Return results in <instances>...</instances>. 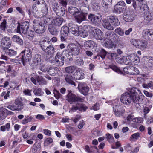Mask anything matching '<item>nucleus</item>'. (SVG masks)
Returning <instances> with one entry per match:
<instances>
[{
  "label": "nucleus",
  "mask_w": 153,
  "mask_h": 153,
  "mask_svg": "<svg viewBox=\"0 0 153 153\" xmlns=\"http://www.w3.org/2000/svg\"><path fill=\"white\" fill-rule=\"evenodd\" d=\"M40 47L43 51L50 45L49 43L45 40L41 41L39 44Z\"/></svg>",
  "instance_id": "nucleus-42"
},
{
  "label": "nucleus",
  "mask_w": 153,
  "mask_h": 153,
  "mask_svg": "<svg viewBox=\"0 0 153 153\" xmlns=\"http://www.w3.org/2000/svg\"><path fill=\"white\" fill-rule=\"evenodd\" d=\"M64 57L61 55L60 53L58 52L55 56L54 60L55 64L57 66H62L64 62Z\"/></svg>",
  "instance_id": "nucleus-17"
},
{
  "label": "nucleus",
  "mask_w": 153,
  "mask_h": 153,
  "mask_svg": "<svg viewBox=\"0 0 153 153\" xmlns=\"http://www.w3.org/2000/svg\"><path fill=\"white\" fill-rule=\"evenodd\" d=\"M129 92H125L122 95L120 99L121 102L124 104H129L132 101L136 106L140 104L142 101V95L140 91L136 87H133L128 90Z\"/></svg>",
  "instance_id": "nucleus-1"
},
{
  "label": "nucleus",
  "mask_w": 153,
  "mask_h": 153,
  "mask_svg": "<svg viewBox=\"0 0 153 153\" xmlns=\"http://www.w3.org/2000/svg\"><path fill=\"white\" fill-rule=\"evenodd\" d=\"M128 58V56H123L122 58H120L117 59V62L120 64H124L126 65L129 64V62Z\"/></svg>",
  "instance_id": "nucleus-40"
},
{
  "label": "nucleus",
  "mask_w": 153,
  "mask_h": 153,
  "mask_svg": "<svg viewBox=\"0 0 153 153\" xmlns=\"http://www.w3.org/2000/svg\"><path fill=\"white\" fill-rule=\"evenodd\" d=\"M33 119V118L32 116L28 115L22 120L21 123L23 125H25L28 123L31 122Z\"/></svg>",
  "instance_id": "nucleus-47"
},
{
  "label": "nucleus",
  "mask_w": 153,
  "mask_h": 153,
  "mask_svg": "<svg viewBox=\"0 0 153 153\" xmlns=\"http://www.w3.org/2000/svg\"><path fill=\"white\" fill-rule=\"evenodd\" d=\"M37 21L34 20L33 27L35 32L38 34H42L45 31V26L42 22L37 23Z\"/></svg>",
  "instance_id": "nucleus-9"
},
{
  "label": "nucleus",
  "mask_w": 153,
  "mask_h": 153,
  "mask_svg": "<svg viewBox=\"0 0 153 153\" xmlns=\"http://www.w3.org/2000/svg\"><path fill=\"white\" fill-rule=\"evenodd\" d=\"M63 19L61 17H58L53 19V23L56 27H59L62 24Z\"/></svg>",
  "instance_id": "nucleus-31"
},
{
  "label": "nucleus",
  "mask_w": 153,
  "mask_h": 153,
  "mask_svg": "<svg viewBox=\"0 0 153 153\" xmlns=\"http://www.w3.org/2000/svg\"><path fill=\"white\" fill-rule=\"evenodd\" d=\"M78 106L79 110V111L85 112L88 109V107L86 106L85 104L81 103H77Z\"/></svg>",
  "instance_id": "nucleus-49"
},
{
  "label": "nucleus",
  "mask_w": 153,
  "mask_h": 153,
  "mask_svg": "<svg viewBox=\"0 0 153 153\" xmlns=\"http://www.w3.org/2000/svg\"><path fill=\"white\" fill-rule=\"evenodd\" d=\"M118 56L116 53H111L108 52L107 54L106 57L107 59L112 61L114 59H116V57Z\"/></svg>",
  "instance_id": "nucleus-44"
},
{
  "label": "nucleus",
  "mask_w": 153,
  "mask_h": 153,
  "mask_svg": "<svg viewBox=\"0 0 153 153\" xmlns=\"http://www.w3.org/2000/svg\"><path fill=\"white\" fill-rule=\"evenodd\" d=\"M84 45L85 48L87 49L91 48H97V44L92 40H88L86 42L84 43Z\"/></svg>",
  "instance_id": "nucleus-28"
},
{
  "label": "nucleus",
  "mask_w": 153,
  "mask_h": 153,
  "mask_svg": "<svg viewBox=\"0 0 153 153\" xmlns=\"http://www.w3.org/2000/svg\"><path fill=\"white\" fill-rule=\"evenodd\" d=\"M61 55L64 56L65 59H68L69 61H71L73 60V56L71 55L69 49H66L64 50Z\"/></svg>",
  "instance_id": "nucleus-23"
},
{
  "label": "nucleus",
  "mask_w": 153,
  "mask_h": 153,
  "mask_svg": "<svg viewBox=\"0 0 153 153\" xmlns=\"http://www.w3.org/2000/svg\"><path fill=\"white\" fill-rule=\"evenodd\" d=\"M76 64L79 66H81L84 64V62L82 59L79 58L76 61Z\"/></svg>",
  "instance_id": "nucleus-61"
},
{
  "label": "nucleus",
  "mask_w": 153,
  "mask_h": 153,
  "mask_svg": "<svg viewBox=\"0 0 153 153\" xmlns=\"http://www.w3.org/2000/svg\"><path fill=\"white\" fill-rule=\"evenodd\" d=\"M108 20L113 26H117L120 24V22L118 18L115 16H108Z\"/></svg>",
  "instance_id": "nucleus-26"
},
{
  "label": "nucleus",
  "mask_w": 153,
  "mask_h": 153,
  "mask_svg": "<svg viewBox=\"0 0 153 153\" xmlns=\"http://www.w3.org/2000/svg\"><path fill=\"white\" fill-rule=\"evenodd\" d=\"M53 10L58 16H62L65 13V8L62 7H60L59 6H54L53 7Z\"/></svg>",
  "instance_id": "nucleus-21"
},
{
  "label": "nucleus",
  "mask_w": 153,
  "mask_h": 153,
  "mask_svg": "<svg viewBox=\"0 0 153 153\" xmlns=\"http://www.w3.org/2000/svg\"><path fill=\"white\" fill-rule=\"evenodd\" d=\"M68 10L69 13L71 14L74 16V17L80 13V11L78 9L74 7H69L68 8Z\"/></svg>",
  "instance_id": "nucleus-30"
},
{
  "label": "nucleus",
  "mask_w": 153,
  "mask_h": 153,
  "mask_svg": "<svg viewBox=\"0 0 153 153\" xmlns=\"http://www.w3.org/2000/svg\"><path fill=\"white\" fill-rule=\"evenodd\" d=\"M135 17V15L134 11H130L127 14H124L123 17V19L125 21L130 22L133 21Z\"/></svg>",
  "instance_id": "nucleus-19"
},
{
  "label": "nucleus",
  "mask_w": 153,
  "mask_h": 153,
  "mask_svg": "<svg viewBox=\"0 0 153 153\" xmlns=\"http://www.w3.org/2000/svg\"><path fill=\"white\" fill-rule=\"evenodd\" d=\"M29 27V23L27 21H25L21 24L18 23L17 27V32L18 33L26 34L28 30Z\"/></svg>",
  "instance_id": "nucleus-7"
},
{
  "label": "nucleus",
  "mask_w": 153,
  "mask_h": 153,
  "mask_svg": "<svg viewBox=\"0 0 153 153\" xmlns=\"http://www.w3.org/2000/svg\"><path fill=\"white\" fill-rule=\"evenodd\" d=\"M13 104L15 106L16 111L20 110L23 108L22 102L19 100H15V102Z\"/></svg>",
  "instance_id": "nucleus-32"
},
{
  "label": "nucleus",
  "mask_w": 153,
  "mask_h": 153,
  "mask_svg": "<svg viewBox=\"0 0 153 153\" xmlns=\"http://www.w3.org/2000/svg\"><path fill=\"white\" fill-rule=\"evenodd\" d=\"M105 138L107 139V140L110 143H111L114 141V138L113 136L108 133H107L105 134Z\"/></svg>",
  "instance_id": "nucleus-51"
},
{
  "label": "nucleus",
  "mask_w": 153,
  "mask_h": 153,
  "mask_svg": "<svg viewBox=\"0 0 153 153\" xmlns=\"http://www.w3.org/2000/svg\"><path fill=\"white\" fill-rule=\"evenodd\" d=\"M7 110L3 108L2 109V111L0 112V117L1 119H4L7 116Z\"/></svg>",
  "instance_id": "nucleus-55"
},
{
  "label": "nucleus",
  "mask_w": 153,
  "mask_h": 153,
  "mask_svg": "<svg viewBox=\"0 0 153 153\" xmlns=\"http://www.w3.org/2000/svg\"><path fill=\"white\" fill-rule=\"evenodd\" d=\"M70 27L66 26H63L61 29L60 39L61 41H66L69 33Z\"/></svg>",
  "instance_id": "nucleus-12"
},
{
  "label": "nucleus",
  "mask_w": 153,
  "mask_h": 153,
  "mask_svg": "<svg viewBox=\"0 0 153 153\" xmlns=\"http://www.w3.org/2000/svg\"><path fill=\"white\" fill-rule=\"evenodd\" d=\"M68 46L69 47V50L71 55L74 56L78 55L80 52V47L74 44L71 43L69 44Z\"/></svg>",
  "instance_id": "nucleus-11"
},
{
  "label": "nucleus",
  "mask_w": 153,
  "mask_h": 153,
  "mask_svg": "<svg viewBox=\"0 0 153 153\" xmlns=\"http://www.w3.org/2000/svg\"><path fill=\"white\" fill-rule=\"evenodd\" d=\"M93 147H90L88 145H86L85 146V151L88 153H91L93 152L92 148Z\"/></svg>",
  "instance_id": "nucleus-62"
},
{
  "label": "nucleus",
  "mask_w": 153,
  "mask_h": 153,
  "mask_svg": "<svg viewBox=\"0 0 153 153\" xmlns=\"http://www.w3.org/2000/svg\"><path fill=\"white\" fill-rule=\"evenodd\" d=\"M41 55L39 54H37L35 55L33 59L34 63L35 65H38L39 64H40V62L41 61Z\"/></svg>",
  "instance_id": "nucleus-46"
},
{
  "label": "nucleus",
  "mask_w": 153,
  "mask_h": 153,
  "mask_svg": "<svg viewBox=\"0 0 153 153\" xmlns=\"http://www.w3.org/2000/svg\"><path fill=\"white\" fill-rule=\"evenodd\" d=\"M90 26L88 25H85L82 28H80L79 31V35L81 37L85 38L88 36V28Z\"/></svg>",
  "instance_id": "nucleus-20"
},
{
  "label": "nucleus",
  "mask_w": 153,
  "mask_h": 153,
  "mask_svg": "<svg viewBox=\"0 0 153 153\" xmlns=\"http://www.w3.org/2000/svg\"><path fill=\"white\" fill-rule=\"evenodd\" d=\"M49 32L52 35L56 36L58 34V31L56 27L53 25L49 26L48 27Z\"/></svg>",
  "instance_id": "nucleus-38"
},
{
  "label": "nucleus",
  "mask_w": 153,
  "mask_h": 153,
  "mask_svg": "<svg viewBox=\"0 0 153 153\" xmlns=\"http://www.w3.org/2000/svg\"><path fill=\"white\" fill-rule=\"evenodd\" d=\"M143 38L149 42H153V30L146 29L143 32Z\"/></svg>",
  "instance_id": "nucleus-16"
},
{
  "label": "nucleus",
  "mask_w": 153,
  "mask_h": 153,
  "mask_svg": "<svg viewBox=\"0 0 153 153\" xmlns=\"http://www.w3.org/2000/svg\"><path fill=\"white\" fill-rule=\"evenodd\" d=\"M5 52V54L10 57L15 56L17 53L13 49H10L9 48L3 51Z\"/></svg>",
  "instance_id": "nucleus-37"
},
{
  "label": "nucleus",
  "mask_w": 153,
  "mask_h": 153,
  "mask_svg": "<svg viewBox=\"0 0 153 153\" xmlns=\"http://www.w3.org/2000/svg\"><path fill=\"white\" fill-rule=\"evenodd\" d=\"M11 128V126L10 123L8 122L5 125L1 126L0 128V130L2 132L10 131Z\"/></svg>",
  "instance_id": "nucleus-39"
},
{
  "label": "nucleus",
  "mask_w": 153,
  "mask_h": 153,
  "mask_svg": "<svg viewBox=\"0 0 153 153\" xmlns=\"http://www.w3.org/2000/svg\"><path fill=\"white\" fill-rule=\"evenodd\" d=\"M58 70L57 67H50L48 70V72L51 75L54 76L58 73Z\"/></svg>",
  "instance_id": "nucleus-36"
},
{
  "label": "nucleus",
  "mask_w": 153,
  "mask_h": 153,
  "mask_svg": "<svg viewBox=\"0 0 153 153\" xmlns=\"http://www.w3.org/2000/svg\"><path fill=\"white\" fill-rule=\"evenodd\" d=\"M78 88L79 92L84 95L86 96L88 94L89 88L85 83H79Z\"/></svg>",
  "instance_id": "nucleus-10"
},
{
  "label": "nucleus",
  "mask_w": 153,
  "mask_h": 153,
  "mask_svg": "<svg viewBox=\"0 0 153 153\" xmlns=\"http://www.w3.org/2000/svg\"><path fill=\"white\" fill-rule=\"evenodd\" d=\"M91 35L93 37L97 40L103 39V32L100 29L94 27H91Z\"/></svg>",
  "instance_id": "nucleus-8"
},
{
  "label": "nucleus",
  "mask_w": 153,
  "mask_h": 153,
  "mask_svg": "<svg viewBox=\"0 0 153 153\" xmlns=\"http://www.w3.org/2000/svg\"><path fill=\"white\" fill-rule=\"evenodd\" d=\"M11 43L12 42L9 37H4L1 40V46L4 51L9 48L10 47Z\"/></svg>",
  "instance_id": "nucleus-13"
},
{
  "label": "nucleus",
  "mask_w": 153,
  "mask_h": 153,
  "mask_svg": "<svg viewBox=\"0 0 153 153\" xmlns=\"http://www.w3.org/2000/svg\"><path fill=\"white\" fill-rule=\"evenodd\" d=\"M108 67L112 69L115 72L118 73L122 74L123 73L122 71L117 66L114 64H111L108 65Z\"/></svg>",
  "instance_id": "nucleus-45"
},
{
  "label": "nucleus",
  "mask_w": 153,
  "mask_h": 153,
  "mask_svg": "<svg viewBox=\"0 0 153 153\" xmlns=\"http://www.w3.org/2000/svg\"><path fill=\"white\" fill-rule=\"evenodd\" d=\"M95 49L98 53V55L95 56V58H97L98 57L100 56L102 59H103L106 56L108 53L105 49L100 48L97 50V48Z\"/></svg>",
  "instance_id": "nucleus-27"
},
{
  "label": "nucleus",
  "mask_w": 153,
  "mask_h": 153,
  "mask_svg": "<svg viewBox=\"0 0 153 153\" xmlns=\"http://www.w3.org/2000/svg\"><path fill=\"white\" fill-rule=\"evenodd\" d=\"M126 9L127 6L124 1H121L114 6V12L117 14H120L125 11Z\"/></svg>",
  "instance_id": "nucleus-6"
},
{
  "label": "nucleus",
  "mask_w": 153,
  "mask_h": 153,
  "mask_svg": "<svg viewBox=\"0 0 153 153\" xmlns=\"http://www.w3.org/2000/svg\"><path fill=\"white\" fill-rule=\"evenodd\" d=\"M115 41L107 40L106 41L105 44V46L108 48H112L113 47L114 48L116 47L115 45L114 44Z\"/></svg>",
  "instance_id": "nucleus-43"
},
{
  "label": "nucleus",
  "mask_w": 153,
  "mask_h": 153,
  "mask_svg": "<svg viewBox=\"0 0 153 153\" xmlns=\"http://www.w3.org/2000/svg\"><path fill=\"white\" fill-rule=\"evenodd\" d=\"M144 0H126V3L128 4L132 3V6L135 10H140L141 13L143 12L145 15L147 14L149 11V8L146 4H143Z\"/></svg>",
  "instance_id": "nucleus-3"
},
{
  "label": "nucleus",
  "mask_w": 153,
  "mask_h": 153,
  "mask_svg": "<svg viewBox=\"0 0 153 153\" xmlns=\"http://www.w3.org/2000/svg\"><path fill=\"white\" fill-rule=\"evenodd\" d=\"M129 68L128 69L129 74L137 75L139 74V71L137 68L132 66H129Z\"/></svg>",
  "instance_id": "nucleus-34"
},
{
  "label": "nucleus",
  "mask_w": 153,
  "mask_h": 153,
  "mask_svg": "<svg viewBox=\"0 0 153 153\" xmlns=\"http://www.w3.org/2000/svg\"><path fill=\"white\" fill-rule=\"evenodd\" d=\"M36 78L40 84H42V83L43 84H45L46 83V82L44 80V79L42 76H37Z\"/></svg>",
  "instance_id": "nucleus-59"
},
{
  "label": "nucleus",
  "mask_w": 153,
  "mask_h": 153,
  "mask_svg": "<svg viewBox=\"0 0 153 153\" xmlns=\"http://www.w3.org/2000/svg\"><path fill=\"white\" fill-rule=\"evenodd\" d=\"M140 137V133L139 132H137L132 134L130 138L132 140H136Z\"/></svg>",
  "instance_id": "nucleus-56"
},
{
  "label": "nucleus",
  "mask_w": 153,
  "mask_h": 153,
  "mask_svg": "<svg viewBox=\"0 0 153 153\" xmlns=\"http://www.w3.org/2000/svg\"><path fill=\"white\" fill-rule=\"evenodd\" d=\"M77 68L76 67L74 66H68L65 68V71L67 73H71L73 74Z\"/></svg>",
  "instance_id": "nucleus-41"
},
{
  "label": "nucleus",
  "mask_w": 153,
  "mask_h": 153,
  "mask_svg": "<svg viewBox=\"0 0 153 153\" xmlns=\"http://www.w3.org/2000/svg\"><path fill=\"white\" fill-rule=\"evenodd\" d=\"M115 32L120 36H123L124 34L123 30L120 28H116L115 30Z\"/></svg>",
  "instance_id": "nucleus-60"
},
{
  "label": "nucleus",
  "mask_w": 153,
  "mask_h": 153,
  "mask_svg": "<svg viewBox=\"0 0 153 153\" xmlns=\"http://www.w3.org/2000/svg\"><path fill=\"white\" fill-rule=\"evenodd\" d=\"M7 72L8 73H10L12 75H15L16 71L13 69L11 66L9 65L7 70Z\"/></svg>",
  "instance_id": "nucleus-58"
},
{
  "label": "nucleus",
  "mask_w": 153,
  "mask_h": 153,
  "mask_svg": "<svg viewBox=\"0 0 153 153\" xmlns=\"http://www.w3.org/2000/svg\"><path fill=\"white\" fill-rule=\"evenodd\" d=\"M12 39L13 42H16L21 46H22L23 44V41L22 39L17 35H14L12 37Z\"/></svg>",
  "instance_id": "nucleus-35"
},
{
  "label": "nucleus",
  "mask_w": 153,
  "mask_h": 153,
  "mask_svg": "<svg viewBox=\"0 0 153 153\" xmlns=\"http://www.w3.org/2000/svg\"><path fill=\"white\" fill-rule=\"evenodd\" d=\"M102 25L103 27L107 30H114L113 26L111 24L108 19L103 20Z\"/></svg>",
  "instance_id": "nucleus-29"
},
{
  "label": "nucleus",
  "mask_w": 153,
  "mask_h": 153,
  "mask_svg": "<svg viewBox=\"0 0 153 153\" xmlns=\"http://www.w3.org/2000/svg\"><path fill=\"white\" fill-rule=\"evenodd\" d=\"M85 99L84 97H82L78 95L75 94L71 90L68 91L66 97V100L71 104L76 102H84Z\"/></svg>",
  "instance_id": "nucleus-4"
},
{
  "label": "nucleus",
  "mask_w": 153,
  "mask_h": 153,
  "mask_svg": "<svg viewBox=\"0 0 153 153\" xmlns=\"http://www.w3.org/2000/svg\"><path fill=\"white\" fill-rule=\"evenodd\" d=\"M70 30L72 34L76 36L79 35V31L80 29L77 25L72 24L71 23L68 24Z\"/></svg>",
  "instance_id": "nucleus-18"
},
{
  "label": "nucleus",
  "mask_w": 153,
  "mask_h": 153,
  "mask_svg": "<svg viewBox=\"0 0 153 153\" xmlns=\"http://www.w3.org/2000/svg\"><path fill=\"white\" fill-rule=\"evenodd\" d=\"M131 42L134 46L142 50L146 49L148 47V42L144 39H132Z\"/></svg>",
  "instance_id": "nucleus-5"
},
{
  "label": "nucleus",
  "mask_w": 153,
  "mask_h": 153,
  "mask_svg": "<svg viewBox=\"0 0 153 153\" xmlns=\"http://www.w3.org/2000/svg\"><path fill=\"white\" fill-rule=\"evenodd\" d=\"M116 107H113V111L114 114L117 117H120L122 115L123 113L122 111H119L116 108Z\"/></svg>",
  "instance_id": "nucleus-52"
},
{
  "label": "nucleus",
  "mask_w": 153,
  "mask_h": 153,
  "mask_svg": "<svg viewBox=\"0 0 153 153\" xmlns=\"http://www.w3.org/2000/svg\"><path fill=\"white\" fill-rule=\"evenodd\" d=\"M48 55H52L54 52V48L52 45H49L44 51Z\"/></svg>",
  "instance_id": "nucleus-33"
},
{
  "label": "nucleus",
  "mask_w": 153,
  "mask_h": 153,
  "mask_svg": "<svg viewBox=\"0 0 153 153\" xmlns=\"http://www.w3.org/2000/svg\"><path fill=\"white\" fill-rule=\"evenodd\" d=\"M112 0H103L102 2V4L103 7L107 8L109 5L112 4Z\"/></svg>",
  "instance_id": "nucleus-53"
},
{
  "label": "nucleus",
  "mask_w": 153,
  "mask_h": 153,
  "mask_svg": "<svg viewBox=\"0 0 153 153\" xmlns=\"http://www.w3.org/2000/svg\"><path fill=\"white\" fill-rule=\"evenodd\" d=\"M35 33L34 31L30 30L28 32H27V33L26 34V37L29 39L32 40L34 38Z\"/></svg>",
  "instance_id": "nucleus-50"
},
{
  "label": "nucleus",
  "mask_w": 153,
  "mask_h": 153,
  "mask_svg": "<svg viewBox=\"0 0 153 153\" xmlns=\"http://www.w3.org/2000/svg\"><path fill=\"white\" fill-rule=\"evenodd\" d=\"M128 57L129 64L131 63H134L135 64L139 62V58L136 54L132 53L128 55Z\"/></svg>",
  "instance_id": "nucleus-24"
},
{
  "label": "nucleus",
  "mask_w": 153,
  "mask_h": 153,
  "mask_svg": "<svg viewBox=\"0 0 153 153\" xmlns=\"http://www.w3.org/2000/svg\"><path fill=\"white\" fill-rule=\"evenodd\" d=\"M53 19L52 17H45L44 19V22L45 24L50 26L52 25L51 24L53 23Z\"/></svg>",
  "instance_id": "nucleus-54"
},
{
  "label": "nucleus",
  "mask_w": 153,
  "mask_h": 153,
  "mask_svg": "<svg viewBox=\"0 0 153 153\" xmlns=\"http://www.w3.org/2000/svg\"><path fill=\"white\" fill-rule=\"evenodd\" d=\"M65 79L67 83L69 84L73 85L74 86H76V84L74 82V78L70 74L65 75Z\"/></svg>",
  "instance_id": "nucleus-25"
},
{
  "label": "nucleus",
  "mask_w": 153,
  "mask_h": 153,
  "mask_svg": "<svg viewBox=\"0 0 153 153\" xmlns=\"http://www.w3.org/2000/svg\"><path fill=\"white\" fill-rule=\"evenodd\" d=\"M35 3L38 5L44 4V6L42 7L41 12V15L40 16L41 17H44L48 13V6L44 0H37Z\"/></svg>",
  "instance_id": "nucleus-15"
},
{
  "label": "nucleus",
  "mask_w": 153,
  "mask_h": 153,
  "mask_svg": "<svg viewBox=\"0 0 153 153\" xmlns=\"http://www.w3.org/2000/svg\"><path fill=\"white\" fill-rule=\"evenodd\" d=\"M31 51L27 48L20 53L16 59H14V62L17 64H21L22 63L23 66H25L27 63L31 60Z\"/></svg>",
  "instance_id": "nucleus-2"
},
{
  "label": "nucleus",
  "mask_w": 153,
  "mask_h": 153,
  "mask_svg": "<svg viewBox=\"0 0 153 153\" xmlns=\"http://www.w3.org/2000/svg\"><path fill=\"white\" fill-rule=\"evenodd\" d=\"M149 67H152L153 66V57H149L147 61V64Z\"/></svg>",
  "instance_id": "nucleus-63"
},
{
  "label": "nucleus",
  "mask_w": 153,
  "mask_h": 153,
  "mask_svg": "<svg viewBox=\"0 0 153 153\" xmlns=\"http://www.w3.org/2000/svg\"><path fill=\"white\" fill-rule=\"evenodd\" d=\"M7 25V22L6 19H4L3 20L2 22L0 25V28L2 30H5Z\"/></svg>",
  "instance_id": "nucleus-57"
},
{
  "label": "nucleus",
  "mask_w": 153,
  "mask_h": 153,
  "mask_svg": "<svg viewBox=\"0 0 153 153\" xmlns=\"http://www.w3.org/2000/svg\"><path fill=\"white\" fill-rule=\"evenodd\" d=\"M88 14L86 13L81 12L75 16V18L78 22L80 23L85 20Z\"/></svg>",
  "instance_id": "nucleus-22"
},
{
  "label": "nucleus",
  "mask_w": 153,
  "mask_h": 153,
  "mask_svg": "<svg viewBox=\"0 0 153 153\" xmlns=\"http://www.w3.org/2000/svg\"><path fill=\"white\" fill-rule=\"evenodd\" d=\"M88 18L91 22L93 24L97 25L100 23L102 19V16L100 14L97 15L94 14H90Z\"/></svg>",
  "instance_id": "nucleus-14"
},
{
  "label": "nucleus",
  "mask_w": 153,
  "mask_h": 153,
  "mask_svg": "<svg viewBox=\"0 0 153 153\" xmlns=\"http://www.w3.org/2000/svg\"><path fill=\"white\" fill-rule=\"evenodd\" d=\"M75 72V73L74 72V73L73 74L74 76H73L74 78V79L78 80H82V77H83L82 76H80V77H79L78 76L81 73L80 72L79 69L77 68Z\"/></svg>",
  "instance_id": "nucleus-48"
},
{
  "label": "nucleus",
  "mask_w": 153,
  "mask_h": 153,
  "mask_svg": "<svg viewBox=\"0 0 153 153\" xmlns=\"http://www.w3.org/2000/svg\"><path fill=\"white\" fill-rule=\"evenodd\" d=\"M152 107V105H150L148 107H145L143 109V112L145 114H147L150 111L151 108Z\"/></svg>",
  "instance_id": "nucleus-64"
}]
</instances>
